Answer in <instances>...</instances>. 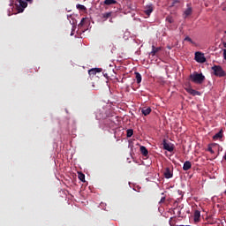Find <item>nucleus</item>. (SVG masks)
<instances>
[{"label": "nucleus", "instance_id": "obj_20", "mask_svg": "<svg viewBox=\"0 0 226 226\" xmlns=\"http://www.w3.org/2000/svg\"><path fill=\"white\" fill-rule=\"evenodd\" d=\"M207 222L205 225H215V223H216V222L211 219V217H207Z\"/></svg>", "mask_w": 226, "mask_h": 226}, {"label": "nucleus", "instance_id": "obj_23", "mask_svg": "<svg viewBox=\"0 0 226 226\" xmlns=\"http://www.w3.org/2000/svg\"><path fill=\"white\" fill-rule=\"evenodd\" d=\"M86 24V18H82L81 21L79 24V27H82Z\"/></svg>", "mask_w": 226, "mask_h": 226}, {"label": "nucleus", "instance_id": "obj_18", "mask_svg": "<svg viewBox=\"0 0 226 226\" xmlns=\"http://www.w3.org/2000/svg\"><path fill=\"white\" fill-rule=\"evenodd\" d=\"M137 84L142 82V75L139 72H135Z\"/></svg>", "mask_w": 226, "mask_h": 226}, {"label": "nucleus", "instance_id": "obj_3", "mask_svg": "<svg viewBox=\"0 0 226 226\" xmlns=\"http://www.w3.org/2000/svg\"><path fill=\"white\" fill-rule=\"evenodd\" d=\"M211 70L215 77H226V72L221 65H214Z\"/></svg>", "mask_w": 226, "mask_h": 226}, {"label": "nucleus", "instance_id": "obj_1", "mask_svg": "<svg viewBox=\"0 0 226 226\" xmlns=\"http://www.w3.org/2000/svg\"><path fill=\"white\" fill-rule=\"evenodd\" d=\"M189 78L190 80H192V82H193L194 84H203L204 80H206V76L197 72H194L192 74H190Z\"/></svg>", "mask_w": 226, "mask_h": 226}, {"label": "nucleus", "instance_id": "obj_21", "mask_svg": "<svg viewBox=\"0 0 226 226\" xmlns=\"http://www.w3.org/2000/svg\"><path fill=\"white\" fill-rule=\"evenodd\" d=\"M76 8H77L78 10H80L81 11H86V10H87L86 6H84V5H82V4H77V5H76Z\"/></svg>", "mask_w": 226, "mask_h": 226}, {"label": "nucleus", "instance_id": "obj_29", "mask_svg": "<svg viewBox=\"0 0 226 226\" xmlns=\"http://www.w3.org/2000/svg\"><path fill=\"white\" fill-rule=\"evenodd\" d=\"M208 151L213 154L215 153V151H213V148L208 147Z\"/></svg>", "mask_w": 226, "mask_h": 226}, {"label": "nucleus", "instance_id": "obj_19", "mask_svg": "<svg viewBox=\"0 0 226 226\" xmlns=\"http://www.w3.org/2000/svg\"><path fill=\"white\" fill-rule=\"evenodd\" d=\"M145 13L147 15V17H149V15L153 13V6L147 7L145 10Z\"/></svg>", "mask_w": 226, "mask_h": 226}, {"label": "nucleus", "instance_id": "obj_16", "mask_svg": "<svg viewBox=\"0 0 226 226\" xmlns=\"http://www.w3.org/2000/svg\"><path fill=\"white\" fill-rule=\"evenodd\" d=\"M104 4H106V6H110V4H117V1H116V0H104Z\"/></svg>", "mask_w": 226, "mask_h": 226}, {"label": "nucleus", "instance_id": "obj_4", "mask_svg": "<svg viewBox=\"0 0 226 226\" xmlns=\"http://www.w3.org/2000/svg\"><path fill=\"white\" fill-rule=\"evenodd\" d=\"M194 59L197 63H206V56H204V54L200 51L195 52Z\"/></svg>", "mask_w": 226, "mask_h": 226}, {"label": "nucleus", "instance_id": "obj_10", "mask_svg": "<svg viewBox=\"0 0 226 226\" xmlns=\"http://www.w3.org/2000/svg\"><path fill=\"white\" fill-rule=\"evenodd\" d=\"M162 50V48H156L154 46H152V51L149 53L150 56H156L157 52H160Z\"/></svg>", "mask_w": 226, "mask_h": 226}, {"label": "nucleus", "instance_id": "obj_27", "mask_svg": "<svg viewBox=\"0 0 226 226\" xmlns=\"http://www.w3.org/2000/svg\"><path fill=\"white\" fill-rule=\"evenodd\" d=\"M165 202V197H162L161 200L159 201V204H163Z\"/></svg>", "mask_w": 226, "mask_h": 226}, {"label": "nucleus", "instance_id": "obj_13", "mask_svg": "<svg viewBox=\"0 0 226 226\" xmlns=\"http://www.w3.org/2000/svg\"><path fill=\"white\" fill-rule=\"evenodd\" d=\"M222 137H223V131L221 130L219 132L214 135L213 139L214 140H218V139H222Z\"/></svg>", "mask_w": 226, "mask_h": 226}, {"label": "nucleus", "instance_id": "obj_32", "mask_svg": "<svg viewBox=\"0 0 226 226\" xmlns=\"http://www.w3.org/2000/svg\"><path fill=\"white\" fill-rule=\"evenodd\" d=\"M223 48L226 49V42H223Z\"/></svg>", "mask_w": 226, "mask_h": 226}, {"label": "nucleus", "instance_id": "obj_31", "mask_svg": "<svg viewBox=\"0 0 226 226\" xmlns=\"http://www.w3.org/2000/svg\"><path fill=\"white\" fill-rule=\"evenodd\" d=\"M177 3V0H173L172 6H174Z\"/></svg>", "mask_w": 226, "mask_h": 226}, {"label": "nucleus", "instance_id": "obj_33", "mask_svg": "<svg viewBox=\"0 0 226 226\" xmlns=\"http://www.w3.org/2000/svg\"><path fill=\"white\" fill-rule=\"evenodd\" d=\"M178 216H181V211H178Z\"/></svg>", "mask_w": 226, "mask_h": 226}, {"label": "nucleus", "instance_id": "obj_35", "mask_svg": "<svg viewBox=\"0 0 226 226\" xmlns=\"http://www.w3.org/2000/svg\"><path fill=\"white\" fill-rule=\"evenodd\" d=\"M71 36H73V33L71 34Z\"/></svg>", "mask_w": 226, "mask_h": 226}, {"label": "nucleus", "instance_id": "obj_17", "mask_svg": "<svg viewBox=\"0 0 226 226\" xmlns=\"http://www.w3.org/2000/svg\"><path fill=\"white\" fill-rule=\"evenodd\" d=\"M78 177L79 181H82L83 183L86 182V175L82 172H78Z\"/></svg>", "mask_w": 226, "mask_h": 226}, {"label": "nucleus", "instance_id": "obj_26", "mask_svg": "<svg viewBox=\"0 0 226 226\" xmlns=\"http://www.w3.org/2000/svg\"><path fill=\"white\" fill-rule=\"evenodd\" d=\"M169 223L170 226H176V223L174 222H172V217L170 218Z\"/></svg>", "mask_w": 226, "mask_h": 226}, {"label": "nucleus", "instance_id": "obj_12", "mask_svg": "<svg viewBox=\"0 0 226 226\" xmlns=\"http://www.w3.org/2000/svg\"><path fill=\"white\" fill-rule=\"evenodd\" d=\"M194 222H200V211L196 210L194 212Z\"/></svg>", "mask_w": 226, "mask_h": 226}, {"label": "nucleus", "instance_id": "obj_30", "mask_svg": "<svg viewBox=\"0 0 226 226\" xmlns=\"http://www.w3.org/2000/svg\"><path fill=\"white\" fill-rule=\"evenodd\" d=\"M223 56H224V59L226 60V49H223Z\"/></svg>", "mask_w": 226, "mask_h": 226}, {"label": "nucleus", "instance_id": "obj_34", "mask_svg": "<svg viewBox=\"0 0 226 226\" xmlns=\"http://www.w3.org/2000/svg\"><path fill=\"white\" fill-rule=\"evenodd\" d=\"M102 116H99V119H102Z\"/></svg>", "mask_w": 226, "mask_h": 226}, {"label": "nucleus", "instance_id": "obj_22", "mask_svg": "<svg viewBox=\"0 0 226 226\" xmlns=\"http://www.w3.org/2000/svg\"><path fill=\"white\" fill-rule=\"evenodd\" d=\"M133 135V129L127 130V137L130 138Z\"/></svg>", "mask_w": 226, "mask_h": 226}, {"label": "nucleus", "instance_id": "obj_6", "mask_svg": "<svg viewBox=\"0 0 226 226\" xmlns=\"http://www.w3.org/2000/svg\"><path fill=\"white\" fill-rule=\"evenodd\" d=\"M163 149H165L166 151H169L170 153H172V151H174V147L167 143L166 139H163Z\"/></svg>", "mask_w": 226, "mask_h": 226}, {"label": "nucleus", "instance_id": "obj_5", "mask_svg": "<svg viewBox=\"0 0 226 226\" xmlns=\"http://www.w3.org/2000/svg\"><path fill=\"white\" fill-rule=\"evenodd\" d=\"M193 13V9L192 8V4H187V8L184 11V19H186L187 17H190Z\"/></svg>", "mask_w": 226, "mask_h": 226}, {"label": "nucleus", "instance_id": "obj_11", "mask_svg": "<svg viewBox=\"0 0 226 226\" xmlns=\"http://www.w3.org/2000/svg\"><path fill=\"white\" fill-rule=\"evenodd\" d=\"M190 169H192V162L190 161H186L184 163L183 170H190Z\"/></svg>", "mask_w": 226, "mask_h": 226}, {"label": "nucleus", "instance_id": "obj_8", "mask_svg": "<svg viewBox=\"0 0 226 226\" xmlns=\"http://www.w3.org/2000/svg\"><path fill=\"white\" fill-rule=\"evenodd\" d=\"M172 176L173 174L172 171H170V168H166L164 171V177H166V179H170Z\"/></svg>", "mask_w": 226, "mask_h": 226}, {"label": "nucleus", "instance_id": "obj_14", "mask_svg": "<svg viewBox=\"0 0 226 226\" xmlns=\"http://www.w3.org/2000/svg\"><path fill=\"white\" fill-rule=\"evenodd\" d=\"M141 112L144 116H149L151 114V108H143Z\"/></svg>", "mask_w": 226, "mask_h": 226}, {"label": "nucleus", "instance_id": "obj_25", "mask_svg": "<svg viewBox=\"0 0 226 226\" xmlns=\"http://www.w3.org/2000/svg\"><path fill=\"white\" fill-rule=\"evenodd\" d=\"M185 41H190V43H193V41L192 40V38H190L189 36L185 38Z\"/></svg>", "mask_w": 226, "mask_h": 226}, {"label": "nucleus", "instance_id": "obj_2", "mask_svg": "<svg viewBox=\"0 0 226 226\" xmlns=\"http://www.w3.org/2000/svg\"><path fill=\"white\" fill-rule=\"evenodd\" d=\"M27 3H33V0H16L15 6L18 13H22L27 8Z\"/></svg>", "mask_w": 226, "mask_h": 226}, {"label": "nucleus", "instance_id": "obj_9", "mask_svg": "<svg viewBox=\"0 0 226 226\" xmlns=\"http://www.w3.org/2000/svg\"><path fill=\"white\" fill-rule=\"evenodd\" d=\"M100 72H102V69L100 68L90 69L88 71V75H96L97 73H100Z\"/></svg>", "mask_w": 226, "mask_h": 226}, {"label": "nucleus", "instance_id": "obj_24", "mask_svg": "<svg viewBox=\"0 0 226 226\" xmlns=\"http://www.w3.org/2000/svg\"><path fill=\"white\" fill-rule=\"evenodd\" d=\"M167 22H169L170 24L174 23V19H172V17L169 16L166 18Z\"/></svg>", "mask_w": 226, "mask_h": 226}, {"label": "nucleus", "instance_id": "obj_28", "mask_svg": "<svg viewBox=\"0 0 226 226\" xmlns=\"http://www.w3.org/2000/svg\"><path fill=\"white\" fill-rule=\"evenodd\" d=\"M110 12H108V13H106V14H104V17L106 18V19H109V17H110Z\"/></svg>", "mask_w": 226, "mask_h": 226}, {"label": "nucleus", "instance_id": "obj_7", "mask_svg": "<svg viewBox=\"0 0 226 226\" xmlns=\"http://www.w3.org/2000/svg\"><path fill=\"white\" fill-rule=\"evenodd\" d=\"M187 93H189V94H192V96H200V92L192 89V88H186Z\"/></svg>", "mask_w": 226, "mask_h": 226}, {"label": "nucleus", "instance_id": "obj_15", "mask_svg": "<svg viewBox=\"0 0 226 226\" xmlns=\"http://www.w3.org/2000/svg\"><path fill=\"white\" fill-rule=\"evenodd\" d=\"M140 153L143 156H147V154H149L147 148H146L144 146L140 147Z\"/></svg>", "mask_w": 226, "mask_h": 226}]
</instances>
